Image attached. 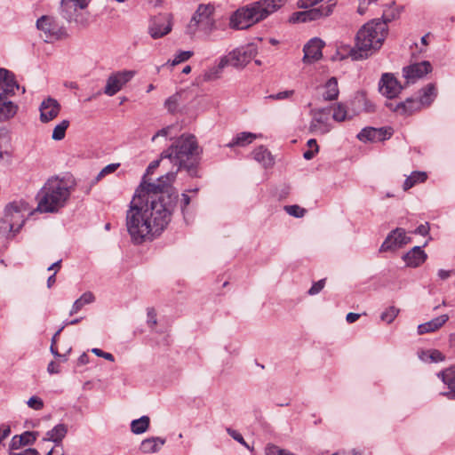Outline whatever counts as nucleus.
<instances>
[{"label":"nucleus","mask_w":455,"mask_h":455,"mask_svg":"<svg viewBox=\"0 0 455 455\" xmlns=\"http://www.w3.org/2000/svg\"><path fill=\"white\" fill-rule=\"evenodd\" d=\"M257 47L254 44H247L233 50L228 55L223 56L228 64L237 68L245 67L256 55Z\"/></svg>","instance_id":"1a4fd4ad"},{"label":"nucleus","mask_w":455,"mask_h":455,"mask_svg":"<svg viewBox=\"0 0 455 455\" xmlns=\"http://www.w3.org/2000/svg\"><path fill=\"white\" fill-rule=\"evenodd\" d=\"M91 0H62L61 9L65 12L66 19H72L78 9H85Z\"/></svg>","instance_id":"5701e85b"},{"label":"nucleus","mask_w":455,"mask_h":455,"mask_svg":"<svg viewBox=\"0 0 455 455\" xmlns=\"http://www.w3.org/2000/svg\"><path fill=\"white\" fill-rule=\"evenodd\" d=\"M287 0H260L238 9L231 17L230 24L236 29H245L267 18L281 8Z\"/></svg>","instance_id":"20e7f679"},{"label":"nucleus","mask_w":455,"mask_h":455,"mask_svg":"<svg viewBox=\"0 0 455 455\" xmlns=\"http://www.w3.org/2000/svg\"><path fill=\"white\" fill-rule=\"evenodd\" d=\"M11 150V138L9 132L4 128H0V159L4 156H9Z\"/></svg>","instance_id":"c9c22d12"},{"label":"nucleus","mask_w":455,"mask_h":455,"mask_svg":"<svg viewBox=\"0 0 455 455\" xmlns=\"http://www.w3.org/2000/svg\"><path fill=\"white\" fill-rule=\"evenodd\" d=\"M403 86L392 73H384L379 82V91L387 99L396 98Z\"/></svg>","instance_id":"f8f14e48"},{"label":"nucleus","mask_w":455,"mask_h":455,"mask_svg":"<svg viewBox=\"0 0 455 455\" xmlns=\"http://www.w3.org/2000/svg\"><path fill=\"white\" fill-rule=\"evenodd\" d=\"M436 95L437 92L435 85L433 84H428L422 89V94L418 100L420 101V106L422 108L429 107L436 98Z\"/></svg>","instance_id":"473e14b6"},{"label":"nucleus","mask_w":455,"mask_h":455,"mask_svg":"<svg viewBox=\"0 0 455 455\" xmlns=\"http://www.w3.org/2000/svg\"><path fill=\"white\" fill-rule=\"evenodd\" d=\"M36 27L40 32L41 38L46 43L60 40L66 36L62 24L52 15H43L38 18Z\"/></svg>","instance_id":"0eeeda50"},{"label":"nucleus","mask_w":455,"mask_h":455,"mask_svg":"<svg viewBox=\"0 0 455 455\" xmlns=\"http://www.w3.org/2000/svg\"><path fill=\"white\" fill-rule=\"evenodd\" d=\"M360 317L359 314L356 313H348L346 316V320L347 323H355Z\"/></svg>","instance_id":"338daca9"},{"label":"nucleus","mask_w":455,"mask_h":455,"mask_svg":"<svg viewBox=\"0 0 455 455\" xmlns=\"http://www.w3.org/2000/svg\"><path fill=\"white\" fill-rule=\"evenodd\" d=\"M429 232L428 223L419 225L414 231V234L420 235H427Z\"/></svg>","instance_id":"13d9d810"},{"label":"nucleus","mask_w":455,"mask_h":455,"mask_svg":"<svg viewBox=\"0 0 455 455\" xmlns=\"http://www.w3.org/2000/svg\"><path fill=\"white\" fill-rule=\"evenodd\" d=\"M325 285V279H321L318 282L313 283L307 293L311 296L318 294Z\"/></svg>","instance_id":"603ef678"},{"label":"nucleus","mask_w":455,"mask_h":455,"mask_svg":"<svg viewBox=\"0 0 455 455\" xmlns=\"http://www.w3.org/2000/svg\"><path fill=\"white\" fill-rule=\"evenodd\" d=\"M174 173L167 172L156 182H147L145 177L126 212V228L135 244L152 241L167 228L172 220L175 198L168 194Z\"/></svg>","instance_id":"f257e3e1"},{"label":"nucleus","mask_w":455,"mask_h":455,"mask_svg":"<svg viewBox=\"0 0 455 455\" xmlns=\"http://www.w3.org/2000/svg\"><path fill=\"white\" fill-rule=\"evenodd\" d=\"M323 17L322 12L320 7L318 8H312L309 10L298 12L294 13L291 17L292 21H298V22H307L312 20H319Z\"/></svg>","instance_id":"cd10ccee"},{"label":"nucleus","mask_w":455,"mask_h":455,"mask_svg":"<svg viewBox=\"0 0 455 455\" xmlns=\"http://www.w3.org/2000/svg\"><path fill=\"white\" fill-rule=\"evenodd\" d=\"M339 93L338 81L335 77L330 78L323 86V98L324 100H334Z\"/></svg>","instance_id":"7c9ffc66"},{"label":"nucleus","mask_w":455,"mask_h":455,"mask_svg":"<svg viewBox=\"0 0 455 455\" xmlns=\"http://www.w3.org/2000/svg\"><path fill=\"white\" fill-rule=\"evenodd\" d=\"M119 164H110L105 166L97 175L95 178L93 184L98 182L100 179L105 177L106 175L112 173L116 171V169L119 167Z\"/></svg>","instance_id":"a18cd8bd"},{"label":"nucleus","mask_w":455,"mask_h":455,"mask_svg":"<svg viewBox=\"0 0 455 455\" xmlns=\"http://www.w3.org/2000/svg\"><path fill=\"white\" fill-rule=\"evenodd\" d=\"M386 107L402 116H410L422 108L420 101L414 98H408L397 103L387 102Z\"/></svg>","instance_id":"f3484780"},{"label":"nucleus","mask_w":455,"mask_h":455,"mask_svg":"<svg viewBox=\"0 0 455 455\" xmlns=\"http://www.w3.org/2000/svg\"><path fill=\"white\" fill-rule=\"evenodd\" d=\"M69 126L68 120H62L60 124H58L52 131V139L53 140H61L65 138L66 131Z\"/></svg>","instance_id":"ea45409f"},{"label":"nucleus","mask_w":455,"mask_h":455,"mask_svg":"<svg viewBox=\"0 0 455 455\" xmlns=\"http://www.w3.org/2000/svg\"><path fill=\"white\" fill-rule=\"evenodd\" d=\"M92 352L94 355H96L97 356L103 357L104 359H106V360H108L109 362H114L115 361V357H114V355L112 354L108 353V352H104V351H102L100 348H92Z\"/></svg>","instance_id":"6e6d98bb"},{"label":"nucleus","mask_w":455,"mask_h":455,"mask_svg":"<svg viewBox=\"0 0 455 455\" xmlns=\"http://www.w3.org/2000/svg\"><path fill=\"white\" fill-rule=\"evenodd\" d=\"M68 433V427L64 424H59L46 433L45 440L60 443Z\"/></svg>","instance_id":"2f4dec72"},{"label":"nucleus","mask_w":455,"mask_h":455,"mask_svg":"<svg viewBox=\"0 0 455 455\" xmlns=\"http://www.w3.org/2000/svg\"><path fill=\"white\" fill-rule=\"evenodd\" d=\"M0 437L4 440L11 434V428L9 426L3 425L0 427Z\"/></svg>","instance_id":"0e129e2a"},{"label":"nucleus","mask_w":455,"mask_h":455,"mask_svg":"<svg viewBox=\"0 0 455 455\" xmlns=\"http://www.w3.org/2000/svg\"><path fill=\"white\" fill-rule=\"evenodd\" d=\"M94 299H95L94 295L92 292H90V291L84 292L79 299H77L74 302V304L71 307V310L69 312V315H72L76 314L85 305L92 303L94 301Z\"/></svg>","instance_id":"f704fd0d"},{"label":"nucleus","mask_w":455,"mask_h":455,"mask_svg":"<svg viewBox=\"0 0 455 455\" xmlns=\"http://www.w3.org/2000/svg\"><path fill=\"white\" fill-rule=\"evenodd\" d=\"M284 210L289 215L296 218H301L306 213V210L297 204L287 205L284 207Z\"/></svg>","instance_id":"37998d69"},{"label":"nucleus","mask_w":455,"mask_h":455,"mask_svg":"<svg viewBox=\"0 0 455 455\" xmlns=\"http://www.w3.org/2000/svg\"><path fill=\"white\" fill-rule=\"evenodd\" d=\"M227 433L233 438L235 439L236 442H238L239 443H241L242 445H243L245 448L247 449H250V446L249 444L245 442V440L243 439V435L237 432L236 430L235 429H232L230 427H228L227 428Z\"/></svg>","instance_id":"3c124183"},{"label":"nucleus","mask_w":455,"mask_h":455,"mask_svg":"<svg viewBox=\"0 0 455 455\" xmlns=\"http://www.w3.org/2000/svg\"><path fill=\"white\" fill-rule=\"evenodd\" d=\"M134 76L135 71L133 70H122L111 74L107 80L104 93L108 96H114L121 91Z\"/></svg>","instance_id":"9b49d317"},{"label":"nucleus","mask_w":455,"mask_h":455,"mask_svg":"<svg viewBox=\"0 0 455 455\" xmlns=\"http://www.w3.org/2000/svg\"><path fill=\"white\" fill-rule=\"evenodd\" d=\"M337 5V0H328L325 5L320 6L323 17H328L332 14Z\"/></svg>","instance_id":"de8ad7c7"},{"label":"nucleus","mask_w":455,"mask_h":455,"mask_svg":"<svg viewBox=\"0 0 455 455\" xmlns=\"http://www.w3.org/2000/svg\"><path fill=\"white\" fill-rule=\"evenodd\" d=\"M265 454L266 455H292L293 453L285 449H282L277 445L268 443L265 448Z\"/></svg>","instance_id":"a19ab883"},{"label":"nucleus","mask_w":455,"mask_h":455,"mask_svg":"<svg viewBox=\"0 0 455 455\" xmlns=\"http://www.w3.org/2000/svg\"><path fill=\"white\" fill-rule=\"evenodd\" d=\"M391 134L389 130L386 128L376 129L373 127H366L357 134V138L363 142H378L390 138Z\"/></svg>","instance_id":"6ab92c4d"},{"label":"nucleus","mask_w":455,"mask_h":455,"mask_svg":"<svg viewBox=\"0 0 455 455\" xmlns=\"http://www.w3.org/2000/svg\"><path fill=\"white\" fill-rule=\"evenodd\" d=\"M437 376L447 386L449 391L442 392L441 395L450 400L455 399V364L439 372Z\"/></svg>","instance_id":"412c9836"},{"label":"nucleus","mask_w":455,"mask_h":455,"mask_svg":"<svg viewBox=\"0 0 455 455\" xmlns=\"http://www.w3.org/2000/svg\"><path fill=\"white\" fill-rule=\"evenodd\" d=\"M354 106V113L357 114L361 111L371 113L375 111V105L367 99L364 93L356 94L351 101Z\"/></svg>","instance_id":"a878e982"},{"label":"nucleus","mask_w":455,"mask_h":455,"mask_svg":"<svg viewBox=\"0 0 455 455\" xmlns=\"http://www.w3.org/2000/svg\"><path fill=\"white\" fill-rule=\"evenodd\" d=\"M190 200L191 199L188 196V194H186V193L181 194L180 208H181V211L183 213H185L186 208L189 205Z\"/></svg>","instance_id":"052dcab7"},{"label":"nucleus","mask_w":455,"mask_h":455,"mask_svg":"<svg viewBox=\"0 0 455 455\" xmlns=\"http://www.w3.org/2000/svg\"><path fill=\"white\" fill-rule=\"evenodd\" d=\"M156 313L154 308L148 309V323L152 327L156 324Z\"/></svg>","instance_id":"4d7b16f0"},{"label":"nucleus","mask_w":455,"mask_h":455,"mask_svg":"<svg viewBox=\"0 0 455 455\" xmlns=\"http://www.w3.org/2000/svg\"><path fill=\"white\" fill-rule=\"evenodd\" d=\"M293 93H294V92L292 90L283 91V92H280L278 93L270 94L267 98L275 100H282L290 98L291 96L293 95Z\"/></svg>","instance_id":"864d4df0"},{"label":"nucleus","mask_w":455,"mask_h":455,"mask_svg":"<svg viewBox=\"0 0 455 455\" xmlns=\"http://www.w3.org/2000/svg\"><path fill=\"white\" fill-rule=\"evenodd\" d=\"M150 419L148 416H142L131 423V430L135 435L145 433L149 427Z\"/></svg>","instance_id":"e433bc0d"},{"label":"nucleus","mask_w":455,"mask_h":455,"mask_svg":"<svg viewBox=\"0 0 455 455\" xmlns=\"http://www.w3.org/2000/svg\"><path fill=\"white\" fill-rule=\"evenodd\" d=\"M427 178L425 172H412L411 174L405 180L403 183V189L408 190L418 183L424 182Z\"/></svg>","instance_id":"4c0bfd02"},{"label":"nucleus","mask_w":455,"mask_h":455,"mask_svg":"<svg viewBox=\"0 0 455 455\" xmlns=\"http://www.w3.org/2000/svg\"><path fill=\"white\" fill-rule=\"evenodd\" d=\"M10 455H39L36 450L28 448L19 452H11Z\"/></svg>","instance_id":"680f3d73"},{"label":"nucleus","mask_w":455,"mask_h":455,"mask_svg":"<svg viewBox=\"0 0 455 455\" xmlns=\"http://www.w3.org/2000/svg\"><path fill=\"white\" fill-rule=\"evenodd\" d=\"M192 55L193 52L190 51H182L178 52L175 55L174 59L172 61H168V63H171V66H176L181 62L188 60Z\"/></svg>","instance_id":"c03bdc74"},{"label":"nucleus","mask_w":455,"mask_h":455,"mask_svg":"<svg viewBox=\"0 0 455 455\" xmlns=\"http://www.w3.org/2000/svg\"><path fill=\"white\" fill-rule=\"evenodd\" d=\"M323 42L319 38L311 39L305 46H304V57L303 61L305 63H313L318 60H320L323 56L322 49L323 47Z\"/></svg>","instance_id":"aec40b11"},{"label":"nucleus","mask_w":455,"mask_h":455,"mask_svg":"<svg viewBox=\"0 0 455 455\" xmlns=\"http://www.w3.org/2000/svg\"><path fill=\"white\" fill-rule=\"evenodd\" d=\"M387 21L372 20L363 25L356 34L355 47L360 52V58L367 57L370 50L379 49L386 37Z\"/></svg>","instance_id":"39448f33"},{"label":"nucleus","mask_w":455,"mask_h":455,"mask_svg":"<svg viewBox=\"0 0 455 455\" xmlns=\"http://www.w3.org/2000/svg\"><path fill=\"white\" fill-rule=\"evenodd\" d=\"M449 320L448 315H439L427 323L418 326V333L419 335L433 332L440 329Z\"/></svg>","instance_id":"393cba45"},{"label":"nucleus","mask_w":455,"mask_h":455,"mask_svg":"<svg viewBox=\"0 0 455 455\" xmlns=\"http://www.w3.org/2000/svg\"><path fill=\"white\" fill-rule=\"evenodd\" d=\"M427 257L420 246H415L404 254L403 259L408 267H417L426 261Z\"/></svg>","instance_id":"4be33fe9"},{"label":"nucleus","mask_w":455,"mask_h":455,"mask_svg":"<svg viewBox=\"0 0 455 455\" xmlns=\"http://www.w3.org/2000/svg\"><path fill=\"white\" fill-rule=\"evenodd\" d=\"M47 371L49 373H58L60 371L59 365H57L54 362H51L48 364Z\"/></svg>","instance_id":"69168bd1"},{"label":"nucleus","mask_w":455,"mask_h":455,"mask_svg":"<svg viewBox=\"0 0 455 455\" xmlns=\"http://www.w3.org/2000/svg\"><path fill=\"white\" fill-rule=\"evenodd\" d=\"M368 4L365 0L361 1L357 9L359 14L363 15L365 13Z\"/></svg>","instance_id":"774afa93"},{"label":"nucleus","mask_w":455,"mask_h":455,"mask_svg":"<svg viewBox=\"0 0 455 455\" xmlns=\"http://www.w3.org/2000/svg\"><path fill=\"white\" fill-rule=\"evenodd\" d=\"M39 110L41 122L48 123L58 116L60 111V105L55 99L47 98L42 101Z\"/></svg>","instance_id":"a211bd4d"},{"label":"nucleus","mask_w":455,"mask_h":455,"mask_svg":"<svg viewBox=\"0 0 455 455\" xmlns=\"http://www.w3.org/2000/svg\"><path fill=\"white\" fill-rule=\"evenodd\" d=\"M202 149L199 148L196 138L192 134H183L178 138L161 155V159H169L176 170L174 178L180 169L187 170L191 177H197L196 167L199 164Z\"/></svg>","instance_id":"f03ea898"},{"label":"nucleus","mask_w":455,"mask_h":455,"mask_svg":"<svg viewBox=\"0 0 455 455\" xmlns=\"http://www.w3.org/2000/svg\"><path fill=\"white\" fill-rule=\"evenodd\" d=\"M29 211L22 202L9 204L4 210V216L0 220V233H12L14 235L22 228Z\"/></svg>","instance_id":"423d86ee"},{"label":"nucleus","mask_w":455,"mask_h":455,"mask_svg":"<svg viewBox=\"0 0 455 455\" xmlns=\"http://www.w3.org/2000/svg\"><path fill=\"white\" fill-rule=\"evenodd\" d=\"M332 110V119L336 122H343L351 118V116L348 114L346 107L342 103L336 104Z\"/></svg>","instance_id":"58836bf2"},{"label":"nucleus","mask_w":455,"mask_h":455,"mask_svg":"<svg viewBox=\"0 0 455 455\" xmlns=\"http://www.w3.org/2000/svg\"><path fill=\"white\" fill-rule=\"evenodd\" d=\"M424 355H427L429 363H438L444 360V355L436 349L424 351Z\"/></svg>","instance_id":"49530a36"},{"label":"nucleus","mask_w":455,"mask_h":455,"mask_svg":"<svg viewBox=\"0 0 455 455\" xmlns=\"http://www.w3.org/2000/svg\"><path fill=\"white\" fill-rule=\"evenodd\" d=\"M72 190L71 182L66 179H48L36 196L37 211L43 213L59 212L68 202Z\"/></svg>","instance_id":"7ed1b4c3"},{"label":"nucleus","mask_w":455,"mask_h":455,"mask_svg":"<svg viewBox=\"0 0 455 455\" xmlns=\"http://www.w3.org/2000/svg\"><path fill=\"white\" fill-rule=\"evenodd\" d=\"M398 313L399 309L395 307H389L381 314L380 318L382 321L391 323L397 316Z\"/></svg>","instance_id":"79ce46f5"},{"label":"nucleus","mask_w":455,"mask_h":455,"mask_svg":"<svg viewBox=\"0 0 455 455\" xmlns=\"http://www.w3.org/2000/svg\"><path fill=\"white\" fill-rule=\"evenodd\" d=\"M19 89L20 85L13 73L5 68H0V100L15 95Z\"/></svg>","instance_id":"2eb2a0df"},{"label":"nucleus","mask_w":455,"mask_h":455,"mask_svg":"<svg viewBox=\"0 0 455 455\" xmlns=\"http://www.w3.org/2000/svg\"><path fill=\"white\" fill-rule=\"evenodd\" d=\"M260 135H258L256 133L248 132H243L238 134H236L233 140L227 144V147L228 148H234V147H245L249 144H251L255 139L259 137Z\"/></svg>","instance_id":"c85d7f7f"},{"label":"nucleus","mask_w":455,"mask_h":455,"mask_svg":"<svg viewBox=\"0 0 455 455\" xmlns=\"http://www.w3.org/2000/svg\"><path fill=\"white\" fill-rule=\"evenodd\" d=\"M172 28V23L170 17L158 15L150 20L148 31L153 39H158L168 35Z\"/></svg>","instance_id":"ddd939ff"},{"label":"nucleus","mask_w":455,"mask_h":455,"mask_svg":"<svg viewBox=\"0 0 455 455\" xmlns=\"http://www.w3.org/2000/svg\"><path fill=\"white\" fill-rule=\"evenodd\" d=\"M18 109V105L10 100L9 98L0 100V123L9 121L14 117Z\"/></svg>","instance_id":"b1692460"},{"label":"nucleus","mask_w":455,"mask_h":455,"mask_svg":"<svg viewBox=\"0 0 455 455\" xmlns=\"http://www.w3.org/2000/svg\"><path fill=\"white\" fill-rule=\"evenodd\" d=\"M172 130V126L164 127L161 130H159L153 137L152 141H155L156 138L158 137H167L170 134V132Z\"/></svg>","instance_id":"bf43d9fd"},{"label":"nucleus","mask_w":455,"mask_h":455,"mask_svg":"<svg viewBox=\"0 0 455 455\" xmlns=\"http://www.w3.org/2000/svg\"><path fill=\"white\" fill-rule=\"evenodd\" d=\"M213 10L214 8L211 4H200L188 26V33L195 34L197 27H202L204 29L212 28L213 26L212 18Z\"/></svg>","instance_id":"9d476101"},{"label":"nucleus","mask_w":455,"mask_h":455,"mask_svg":"<svg viewBox=\"0 0 455 455\" xmlns=\"http://www.w3.org/2000/svg\"><path fill=\"white\" fill-rule=\"evenodd\" d=\"M164 443V438L149 437L141 442L140 450L142 453H155L159 451Z\"/></svg>","instance_id":"bb28decb"},{"label":"nucleus","mask_w":455,"mask_h":455,"mask_svg":"<svg viewBox=\"0 0 455 455\" xmlns=\"http://www.w3.org/2000/svg\"><path fill=\"white\" fill-rule=\"evenodd\" d=\"M432 71V66L429 61H422L404 67L403 68V76L406 84H414L418 79L422 78Z\"/></svg>","instance_id":"4468645a"},{"label":"nucleus","mask_w":455,"mask_h":455,"mask_svg":"<svg viewBox=\"0 0 455 455\" xmlns=\"http://www.w3.org/2000/svg\"><path fill=\"white\" fill-rule=\"evenodd\" d=\"M23 444L22 442H19V436L18 435H14L11 441V443H10V449L11 450H18L20 449Z\"/></svg>","instance_id":"e2e57ef3"},{"label":"nucleus","mask_w":455,"mask_h":455,"mask_svg":"<svg viewBox=\"0 0 455 455\" xmlns=\"http://www.w3.org/2000/svg\"><path fill=\"white\" fill-rule=\"evenodd\" d=\"M164 106L169 112H174L178 107V97L176 95L169 97L165 100Z\"/></svg>","instance_id":"5fc2aeb1"},{"label":"nucleus","mask_w":455,"mask_h":455,"mask_svg":"<svg viewBox=\"0 0 455 455\" xmlns=\"http://www.w3.org/2000/svg\"><path fill=\"white\" fill-rule=\"evenodd\" d=\"M19 436V442H22L24 445L33 443L36 439V434L34 432H24Z\"/></svg>","instance_id":"8fccbe9b"},{"label":"nucleus","mask_w":455,"mask_h":455,"mask_svg":"<svg viewBox=\"0 0 455 455\" xmlns=\"http://www.w3.org/2000/svg\"><path fill=\"white\" fill-rule=\"evenodd\" d=\"M331 108H315L310 111L311 121L308 126L310 133L324 135L332 129L331 122Z\"/></svg>","instance_id":"6e6552de"},{"label":"nucleus","mask_w":455,"mask_h":455,"mask_svg":"<svg viewBox=\"0 0 455 455\" xmlns=\"http://www.w3.org/2000/svg\"><path fill=\"white\" fill-rule=\"evenodd\" d=\"M411 242V238L406 235L403 228H395L387 236L380 246V251H392L400 248Z\"/></svg>","instance_id":"dca6fc26"},{"label":"nucleus","mask_w":455,"mask_h":455,"mask_svg":"<svg viewBox=\"0 0 455 455\" xmlns=\"http://www.w3.org/2000/svg\"><path fill=\"white\" fill-rule=\"evenodd\" d=\"M252 155L253 158L265 167L271 166L274 163L270 152L263 146L258 147Z\"/></svg>","instance_id":"72a5a7b5"},{"label":"nucleus","mask_w":455,"mask_h":455,"mask_svg":"<svg viewBox=\"0 0 455 455\" xmlns=\"http://www.w3.org/2000/svg\"><path fill=\"white\" fill-rule=\"evenodd\" d=\"M27 404L29 408L36 410V411H40L44 408L43 400L40 397L36 396V395L31 396L28 400Z\"/></svg>","instance_id":"09e8293b"},{"label":"nucleus","mask_w":455,"mask_h":455,"mask_svg":"<svg viewBox=\"0 0 455 455\" xmlns=\"http://www.w3.org/2000/svg\"><path fill=\"white\" fill-rule=\"evenodd\" d=\"M228 60L222 57L220 58L219 63L216 66H213L210 68L208 70H206L204 75V81H213L220 77L222 70L225 67H227Z\"/></svg>","instance_id":"c756f323"}]
</instances>
